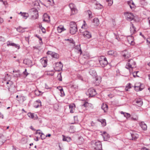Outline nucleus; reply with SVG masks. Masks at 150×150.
Wrapping results in <instances>:
<instances>
[{"label":"nucleus","instance_id":"1","mask_svg":"<svg viewBox=\"0 0 150 150\" xmlns=\"http://www.w3.org/2000/svg\"><path fill=\"white\" fill-rule=\"evenodd\" d=\"M35 7L30 9L29 11V13L33 19H35L37 18L38 16V9Z\"/></svg>","mask_w":150,"mask_h":150},{"label":"nucleus","instance_id":"2","mask_svg":"<svg viewBox=\"0 0 150 150\" xmlns=\"http://www.w3.org/2000/svg\"><path fill=\"white\" fill-rule=\"evenodd\" d=\"M70 33L71 34H74L77 31V26L76 23L74 22H71L69 24Z\"/></svg>","mask_w":150,"mask_h":150},{"label":"nucleus","instance_id":"3","mask_svg":"<svg viewBox=\"0 0 150 150\" xmlns=\"http://www.w3.org/2000/svg\"><path fill=\"white\" fill-rule=\"evenodd\" d=\"M136 62L133 59H130L128 60V62L126 64L125 67L128 69H129V72H130L129 69L130 68L132 69L135 67H136Z\"/></svg>","mask_w":150,"mask_h":150},{"label":"nucleus","instance_id":"4","mask_svg":"<svg viewBox=\"0 0 150 150\" xmlns=\"http://www.w3.org/2000/svg\"><path fill=\"white\" fill-rule=\"evenodd\" d=\"M86 93L89 97H93L97 94L96 90L92 88H89Z\"/></svg>","mask_w":150,"mask_h":150},{"label":"nucleus","instance_id":"5","mask_svg":"<svg viewBox=\"0 0 150 150\" xmlns=\"http://www.w3.org/2000/svg\"><path fill=\"white\" fill-rule=\"evenodd\" d=\"M99 62L102 67H104L106 66L108 64V62L106 57L103 56L100 57Z\"/></svg>","mask_w":150,"mask_h":150},{"label":"nucleus","instance_id":"6","mask_svg":"<svg viewBox=\"0 0 150 150\" xmlns=\"http://www.w3.org/2000/svg\"><path fill=\"white\" fill-rule=\"evenodd\" d=\"M139 137V135L137 132H132L130 133L128 139L130 140H136Z\"/></svg>","mask_w":150,"mask_h":150},{"label":"nucleus","instance_id":"7","mask_svg":"<svg viewBox=\"0 0 150 150\" xmlns=\"http://www.w3.org/2000/svg\"><path fill=\"white\" fill-rule=\"evenodd\" d=\"M142 84L140 83H135L134 86V89L136 91H139L142 90L144 88L142 86Z\"/></svg>","mask_w":150,"mask_h":150},{"label":"nucleus","instance_id":"8","mask_svg":"<svg viewBox=\"0 0 150 150\" xmlns=\"http://www.w3.org/2000/svg\"><path fill=\"white\" fill-rule=\"evenodd\" d=\"M94 147L95 149L101 150L102 149V144L101 142L99 141H96L95 142Z\"/></svg>","mask_w":150,"mask_h":150},{"label":"nucleus","instance_id":"9","mask_svg":"<svg viewBox=\"0 0 150 150\" xmlns=\"http://www.w3.org/2000/svg\"><path fill=\"white\" fill-rule=\"evenodd\" d=\"M126 19L129 21L132 20L134 18V15L131 13H124Z\"/></svg>","mask_w":150,"mask_h":150},{"label":"nucleus","instance_id":"10","mask_svg":"<svg viewBox=\"0 0 150 150\" xmlns=\"http://www.w3.org/2000/svg\"><path fill=\"white\" fill-rule=\"evenodd\" d=\"M47 54L50 55L52 57L55 58H58L59 57V54L54 52L51 51H48L47 53Z\"/></svg>","mask_w":150,"mask_h":150},{"label":"nucleus","instance_id":"11","mask_svg":"<svg viewBox=\"0 0 150 150\" xmlns=\"http://www.w3.org/2000/svg\"><path fill=\"white\" fill-rule=\"evenodd\" d=\"M83 35L85 38L89 39L91 38V35L88 31H85L83 32Z\"/></svg>","mask_w":150,"mask_h":150},{"label":"nucleus","instance_id":"12","mask_svg":"<svg viewBox=\"0 0 150 150\" xmlns=\"http://www.w3.org/2000/svg\"><path fill=\"white\" fill-rule=\"evenodd\" d=\"M40 61L43 67H45L47 66V58L44 57L41 58Z\"/></svg>","mask_w":150,"mask_h":150},{"label":"nucleus","instance_id":"13","mask_svg":"<svg viewBox=\"0 0 150 150\" xmlns=\"http://www.w3.org/2000/svg\"><path fill=\"white\" fill-rule=\"evenodd\" d=\"M50 18L47 13H45L43 16V21L48 23L50 21Z\"/></svg>","mask_w":150,"mask_h":150},{"label":"nucleus","instance_id":"14","mask_svg":"<svg viewBox=\"0 0 150 150\" xmlns=\"http://www.w3.org/2000/svg\"><path fill=\"white\" fill-rule=\"evenodd\" d=\"M23 63L26 65L31 66L32 62L31 60L28 59H25L23 61Z\"/></svg>","mask_w":150,"mask_h":150},{"label":"nucleus","instance_id":"15","mask_svg":"<svg viewBox=\"0 0 150 150\" xmlns=\"http://www.w3.org/2000/svg\"><path fill=\"white\" fill-rule=\"evenodd\" d=\"M41 106V102L40 100H37L35 102L34 105V108H38Z\"/></svg>","mask_w":150,"mask_h":150},{"label":"nucleus","instance_id":"16","mask_svg":"<svg viewBox=\"0 0 150 150\" xmlns=\"http://www.w3.org/2000/svg\"><path fill=\"white\" fill-rule=\"evenodd\" d=\"M69 107L70 110V112L71 113H74L75 108V105L74 104L72 103L70 104L69 105Z\"/></svg>","mask_w":150,"mask_h":150},{"label":"nucleus","instance_id":"17","mask_svg":"<svg viewBox=\"0 0 150 150\" xmlns=\"http://www.w3.org/2000/svg\"><path fill=\"white\" fill-rule=\"evenodd\" d=\"M140 126L144 130H146L147 129L146 124L143 122H141L139 124Z\"/></svg>","mask_w":150,"mask_h":150},{"label":"nucleus","instance_id":"18","mask_svg":"<svg viewBox=\"0 0 150 150\" xmlns=\"http://www.w3.org/2000/svg\"><path fill=\"white\" fill-rule=\"evenodd\" d=\"M131 23L132 24V26L130 28V30L131 34H132L135 33L136 31V28L134 26L133 24H132L131 22Z\"/></svg>","mask_w":150,"mask_h":150},{"label":"nucleus","instance_id":"19","mask_svg":"<svg viewBox=\"0 0 150 150\" xmlns=\"http://www.w3.org/2000/svg\"><path fill=\"white\" fill-rule=\"evenodd\" d=\"M128 4L129 5V7L132 9L134 8H136L134 3L132 1H130L128 2Z\"/></svg>","mask_w":150,"mask_h":150},{"label":"nucleus","instance_id":"20","mask_svg":"<svg viewBox=\"0 0 150 150\" xmlns=\"http://www.w3.org/2000/svg\"><path fill=\"white\" fill-rule=\"evenodd\" d=\"M101 108L104 110V112H106L108 110V105L106 104L103 103L101 106Z\"/></svg>","mask_w":150,"mask_h":150},{"label":"nucleus","instance_id":"21","mask_svg":"<svg viewBox=\"0 0 150 150\" xmlns=\"http://www.w3.org/2000/svg\"><path fill=\"white\" fill-rule=\"evenodd\" d=\"M136 103L137 105L139 107L141 106L143 104V102L141 98L137 99L136 100Z\"/></svg>","mask_w":150,"mask_h":150},{"label":"nucleus","instance_id":"22","mask_svg":"<svg viewBox=\"0 0 150 150\" xmlns=\"http://www.w3.org/2000/svg\"><path fill=\"white\" fill-rule=\"evenodd\" d=\"M108 55L115 56L117 55V52L113 50H110L108 51Z\"/></svg>","mask_w":150,"mask_h":150},{"label":"nucleus","instance_id":"23","mask_svg":"<svg viewBox=\"0 0 150 150\" xmlns=\"http://www.w3.org/2000/svg\"><path fill=\"white\" fill-rule=\"evenodd\" d=\"M57 30L59 33H61L62 31H63L65 30L64 29L63 26L60 25L57 27Z\"/></svg>","mask_w":150,"mask_h":150},{"label":"nucleus","instance_id":"24","mask_svg":"<svg viewBox=\"0 0 150 150\" xmlns=\"http://www.w3.org/2000/svg\"><path fill=\"white\" fill-rule=\"evenodd\" d=\"M124 52H126V53L123 54V56L125 58L127 59L130 57L131 55L129 53L127 52V51L126 50H124Z\"/></svg>","mask_w":150,"mask_h":150},{"label":"nucleus","instance_id":"25","mask_svg":"<svg viewBox=\"0 0 150 150\" xmlns=\"http://www.w3.org/2000/svg\"><path fill=\"white\" fill-rule=\"evenodd\" d=\"M21 14V16L22 18L25 19H26L29 16V14L26 13H22L21 12H20Z\"/></svg>","mask_w":150,"mask_h":150},{"label":"nucleus","instance_id":"26","mask_svg":"<svg viewBox=\"0 0 150 150\" xmlns=\"http://www.w3.org/2000/svg\"><path fill=\"white\" fill-rule=\"evenodd\" d=\"M13 72L14 74H13L14 76L16 77H18L20 76V73L19 70H18L17 71H13Z\"/></svg>","mask_w":150,"mask_h":150},{"label":"nucleus","instance_id":"27","mask_svg":"<svg viewBox=\"0 0 150 150\" xmlns=\"http://www.w3.org/2000/svg\"><path fill=\"white\" fill-rule=\"evenodd\" d=\"M97 121H98L100 122H101L102 125L103 126H105L106 125V120L104 119H98L97 120Z\"/></svg>","mask_w":150,"mask_h":150},{"label":"nucleus","instance_id":"28","mask_svg":"<svg viewBox=\"0 0 150 150\" xmlns=\"http://www.w3.org/2000/svg\"><path fill=\"white\" fill-rule=\"evenodd\" d=\"M33 4L34 6L37 8L39 9L40 5L38 2L36 1L33 2Z\"/></svg>","mask_w":150,"mask_h":150},{"label":"nucleus","instance_id":"29","mask_svg":"<svg viewBox=\"0 0 150 150\" xmlns=\"http://www.w3.org/2000/svg\"><path fill=\"white\" fill-rule=\"evenodd\" d=\"M75 48L77 50L79 51L80 52V54H82V51L81 50L80 44L76 46L75 47Z\"/></svg>","mask_w":150,"mask_h":150},{"label":"nucleus","instance_id":"30","mask_svg":"<svg viewBox=\"0 0 150 150\" xmlns=\"http://www.w3.org/2000/svg\"><path fill=\"white\" fill-rule=\"evenodd\" d=\"M93 23H95L94 25L98 26L99 24V19L97 18H94L93 20Z\"/></svg>","mask_w":150,"mask_h":150},{"label":"nucleus","instance_id":"31","mask_svg":"<svg viewBox=\"0 0 150 150\" xmlns=\"http://www.w3.org/2000/svg\"><path fill=\"white\" fill-rule=\"evenodd\" d=\"M25 28H23L21 27H19L17 28V30L19 32L23 33L25 31Z\"/></svg>","mask_w":150,"mask_h":150},{"label":"nucleus","instance_id":"32","mask_svg":"<svg viewBox=\"0 0 150 150\" xmlns=\"http://www.w3.org/2000/svg\"><path fill=\"white\" fill-rule=\"evenodd\" d=\"M5 139L4 136L0 137V144H2L5 142Z\"/></svg>","mask_w":150,"mask_h":150},{"label":"nucleus","instance_id":"33","mask_svg":"<svg viewBox=\"0 0 150 150\" xmlns=\"http://www.w3.org/2000/svg\"><path fill=\"white\" fill-rule=\"evenodd\" d=\"M72 14H74L78 12V10L76 7L71 10Z\"/></svg>","mask_w":150,"mask_h":150},{"label":"nucleus","instance_id":"34","mask_svg":"<svg viewBox=\"0 0 150 150\" xmlns=\"http://www.w3.org/2000/svg\"><path fill=\"white\" fill-rule=\"evenodd\" d=\"M96 8L98 9H100L103 8V6L99 3L96 4Z\"/></svg>","mask_w":150,"mask_h":150},{"label":"nucleus","instance_id":"35","mask_svg":"<svg viewBox=\"0 0 150 150\" xmlns=\"http://www.w3.org/2000/svg\"><path fill=\"white\" fill-rule=\"evenodd\" d=\"M102 136L104 138L107 139L110 137L109 135L107 134L105 132H103V133L102 134Z\"/></svg>","mask_w":150,"mask_h":150},{"label":"nucleus","instance_id":"36","mask_svg":"<svg viewBox=\"0 0 150 150\" xmlns=\"http://www.w3.org/2000/svg\"><path fill=\"white\" fill-rule=\"evenodd\" d=\"M69 8L71 9V10L76 7L75 5L72 3L69 4Z\"/></svg>","mask_w":150,"mask_h":150},{"label":"nucleus","instance_id":"37","mask_svg":"<svg viewBox=\"0 0 150 150\" xmlns=\"http://www.w3.org/2000/svg\"><path fill=\"white\" fill-rule=\"evenodd\" d=\"M131 84L130 83H128L127 84L126 86V88H125V91H128V88H131Z\"/></svg>","mask_w":150,"mask_h":150},{"label":"nucleus","instance_id":"38","mask_svg":"<svg viewBox=\"0 0 150 150\" xmlns=\"http://www.w3.org/2000/svg\"><path fill=\"white\" fill-rule=\"evenodd\" d=\"M106 1L108 3V5L109 6H111L113 3V0H106Z\"/></svg>","mask_w":150,"mask_h":150},{"label":"nucleus","instance_id":"39","mask_svg":"<svg viewBox=\"0 0 150 150\" xmlns=\"http://www.w3.org/2000/svg\"><path fill=\"white\" fill-rule=\"evenodd\" d=\"M39 27L41 29L42 33H45L46 32L45 29L42 26L41 24H39Z\"/></svg>","mask_w":150,"mask_h":150},{"label":"nucleus","instance_id":"40","mask_svg":"<svg viewBox=\"0 0 150 150\" xmlns=\"http://www.w3.org/2000/svg\"><path fill=\"white\" fill-rule=\"evenodd\" d=\"M133 37L132 36H128L127 38V41L129 43L131 41L133 40Z\"/></svg>","mask_w":150,"mask_h":150},{"label":"nucleus","instance_id":"41","mask_svg":"<svg viewBox=\"0 0 150 150\" xmlns=\"http://www.w3.org/2000/svg\"><path fill=\"white\" fill-rule=\"evenodd\" d=\"M14 43L11 42L10 41H8L7 42V46L9 47L10 46H13Z\"/></svg>","mask_w":150,"mask_h":150},{"label":"nucleus","instance_id":"42","mask_svg":"<svg viewBox=\"0 0 150 150\" xmlns=\"http://www.w3.org/2000/svg\"><path fill=\"white\" fill-rule=\"evenodd\" d=\"M65 40L68 41L70 43L74 44V45L75 42L74 41L73 39L71 38L68 39H65Z\"/></svg>","mask_w":150,"mask_h":150},{"label":"nucleus","instance_id":"43","mask_svg":"<svg viewBox=\"0 0 150 150\" xmlns=\"http://www.w3.org/2000/svg\"><path fill=\"white\" fill-rule=\"evenodd\" d=\"M27 115L28 116L31 118L33 119L34 117L33 114L31 112L28 113Z\"/></svg>","mask_w":150,"mask_h":150},{"label":"nucleus","instance_id":"44","mask_svg":"<svg viewBox=\"0 0 150 150\" xmlns=\"http://www.w3.org/2000/svg\"><path fill=\"white\" fill-rule=\"evenodd\" d=\"M124 116L126 117L127 119H128L129 117H130L131 115H130L128 113H125Z\"/></svg>","mask_w":150,"mask_h":150},{"label":"nucleus","instance_id":"45","mask_svg":"<svg viewBox=\"0 0 150 150\" xmlns=\"http://www.w3.org/2000/svg\"><path fill=\"white\" fill-rule=\"evenodd\" d=\"M13 46L15 48H17L18 50L20 48V45L18 44L14 43Z\"/></svg>","mask_w":150,"mask_h":150},{"label":"nucleus","instance_id":"46","mask_svg":"<svg viewBox=\"0 0 150 150\" xmlns=\"http://www.w3.org/2000/svg\"><path fill=\"white\" fill-rule=\"evenodd\" d=\"M27 69H25L24 71L23 72V74L25 76V77H26L27 76L28 74L27 72Z\"/></svg>","mask_w":150,"mask_h":150},{"label":"nucleus","instance_id":"47","mask_svg":"<svg viewBox=\"0 0 150 150\" xmlns=\"http://www.w3.org/2000/svg\"><path fill=\"white\" fill-rule=\"evenodd\" d=\"M90 73L91 75L92 76H93L94 75L95 76L96 74V73L94 71H90Z\"/></svg>","mask_w":150,"mask_h":150},{"label":"nucleus","instance_id":"48","mask_svg":"<svg viewBox=\"0 0 150 150\" xmlns=\"http://www.w3.org/2000/svg\"><path fill=\"white\" fill-rule=\"evenodd\" d=\"M40 137L42 139H45L46 137V136H45V135L42 133L40 135Z\"/></svg>","mask_w":150,"mask_h":150},{"label":"nucleus","instance_id":"49","mask_svg":"<svg viewBox=\"0 0 150 150\" xmlns=\"http://www.w3.org/2000/svg\"><path fill=\"white\" fill-rule=\"evenodd\" d=\"M6 84H9V86H8V87H10L12 84L13 82L12 81H8L6 83Z\"/></svg>","mask_w":150,"mask_h":150},{"label":"nucleus","instance_id":"50","mask_svg":"<svg viewBox=\"0 0 150 150\" xmlns=\"http://www.w3.org/2000/svg\"><path fill=\"white\" fill-rule=\"evenodd\" d=\"M83 24L82 25V26L81 27L82 28H84V29H86V27H85L86 25V22L85 21H83Z\"/></svg>","mask_w":150,"mask_h":150},{"label":"nucleus","instance_id":"51","mask_svg":"<svg viewBox=\"0 0 150 150\" xmlns=\"http://www.w3.org/2000/svg\"><path fill=\"white\" fill-rule=\"evenodd\" d=\"M88 14L89 17V18H92L93 16H92L91 12L90 11H88Z\"/></svg>","mask_w":150,"mask_h":150},{"label":"nucleus","instance_id":"52","mask_svg":"<svg viewBox=\"0 0 150 150\" xmlns=\"http://www.w3.org/2000/svg\"><path fill=\"white\" fill-rule=\"evenodd\" d=\"M42 133L41 132V131L40 130H38L36 131V134H38L40 135Z\"/></svg>","mask_w":150,"mask_h":150},{"label":"nucleus","instance_id":"53","mask_svg":"<svg viewBox=\"0 0 150 150\" xmlns=\"http://www.w3.org/2000/svg\"><path fill=\"white\" fill-rule=\"evenodd\" d=\"M129 43L131 45H134L135 44V42L134 41V39L132 40Z\"/></svg>","mask_w":150,"mask_h":150},{"label":"nucleus","instance_id":"54","mask_svg":"<svg viewBox=\"0 0 150 150\" xmlns=\"http://www.w3.org/2000/svg\"><path fill=\"white\" fill-rule=\"evenodd\" d=\"M61 93V96L63 97L64 96L65 94L63 91V90L60 91Z\"/></svg>","mask_w":150,"mask_h":150},{"label":"nucleus","instance_id":"55","mask_svg":"<svg viewBox=\"0 0 150 150\" xmlns=\"http://www.w3.org/2000/svg\"><path fill=\"white\" fill-rule=\"evenodd\" d=\"M88 102H84V103L83 105V106L85 107H86L88 106Z\"/></svg>","mask_w":150,"mask_h":150},{"label":"nucleus","instance_id":"56","mask_svg":"<svg viewBox=\"0 0 150 150\" xmlns=\"http://www.w3.org/2000/svg\"><path fill=\"white\" fill-rule=\"evenodd\" d=\"M35 36L37 37L39 40L41 41V42H42V39L39 36L36 35Z\"/></svg>","mask_w":150,"mask_h":150},{"label":"nucleus","instance_id":"57","mask_svg":"<svg viewBox=\"0 0 150 150\" xmlns=\"http://www.w3.org/2000/svg\"><path fill=\"white\" fill-rule=\"evenodd\" d=\"M59 76L60 77L59 78H58V79L59 81H62V78L61 77V74H59L58 75V76Z\"/></svg>","mask_w":150,"mask_h":150},{"label":"nucleus","instance_id":"58","mask_svg":"<svg viewBox=\"0 0 150 150\" xmlns=\"http://www.w3.org/2000/svg\"><path fill=\"white\" fill-rule=\"evenodd\" d=\"M4 21V20L3 19L0 17V24L2 23Z\"/></svg>","mask_w":150,"mask_h":150},{"label":"nucleus","instance_id":"59","mask_svg":"<svg viewBox=\"0 0 150 150\" xmlns=\"http://www.w3.org/2000/svg\"><path fill=\"white\" fill-rule=\"evenodd\" d=\"M25 40L26 41H27L29 43V37H25Z\"/></svg>","mask_w":150,"mask_h":150},{"label":"nucleus","instance_id":"60","mask_svg":"<svg viewBox=\"0 0 150 150\" xmlns=\"http://www.w3.org/2000/svg\"><path fill=\"white\" fill-rule=\"evenodd\" d=\"M45 88L47 89H50L51 88H50L48 87V86L46 84H45Z\"/></svg>","mask_w":150,"mask_h":150},{"label":"nucleus","instance_id":"61","mask_svg":"<svg viewBox=\"0 0 150 150\" xmlns=\"http://www.w3.org/2000/svg\"><path fill=\"white\" fill-rule=\"evenodd\" d=\"M57 88L59 89V90L60 91H61L63 90V89L62 87L61 86H59L57 87Z\"/></svg>","mask_w":150,"mask_h":150},{"label":"nucleus","instance_id":"62","mask_svg":"<svg viewBox=\"0 0 150 150\" xmlns=\"http://www.w3.org/2000/svg\"><path fill=\"white\" fill-rule=\"evenodd\" d=\"M114 35L116 36L115 38L118 41H119L120 40V38L117 37L116 34L114 33Z\"/></svg>","mask_w":150,"mask_h":150},{"label":"nucleus","instance_id":"63","mask_svg":"<svg viewBox=\"0 0 150 150\" xmlns=\"http://www.w3.org/2000/svg\"><path fill=\"white\" fill-rule=\"evenodd\" d=\"M4 115L0 112V118L2 119L4 118Z\"/></svg>","mask_w":150,"mask_h":150},{"label":"nucleus","instance_id":"64","mask_svg":"<svg viewBox=\"0 0 150 150\" xmlns=\"http://www.w3.org/2000/svg\"><path fill=\"white\" fill-rule=\"evenodd\" d=\"M131 120H137V119L136 118H134L133 117H131L130 118Z\"/></svg>","mask_w":150,"mask_h":150}]
</instances>
